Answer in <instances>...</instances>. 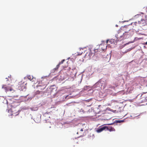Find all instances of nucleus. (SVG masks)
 Returning a JSON list of instances; mask_svg holds the SVG:
<instances>
[{
	"mask_svg": "<svg viewBox=\"0 0 147 147\" xmlns=\"http://www.w3.org/2000/svg\"><path fill=\"white\" fill-rule=\"evenodd\" d=\"M125 35L124 30L121 29L118 31V33L115 36L118 40L121 41L124 39L127 38V36H125Z\"/></svg>",
	"mask_w": 147,
	"mask_h": 147,
	"instance_id": "obj_1",
	"label": "nucleus"
},
{
	"mask_svg": "<svg viewBox=\"0 0 147 147\" xmlns=\"http://www.w3.org/2000/svg\"><path fill=\"white\" fill-rule=\"evenodd\" d=\"M135 19H137V21L138 22L137 23V22H134L132 23L131 24V25H135V26H136V24L137 23L139 24H142V25H144V23L145 22V21L144 19H142V17L140 15H137L135 16Z\"/></svg>",
	"mask_w": 147,
	"mask_h": 147,
	"instance_id": "obj_2",
	"label": "nucleus"
},
{
	"mask_svg": "<svg viewBox=\"0 0 147 147\" xmlns=\"http://www.w3.org/2000/svg\"><path fill=\"white\" fill-rule=\"evenodd\" d=\"M129 25L127 27V28L129 30V31L128 32H124L125 34H126L125 36H127V38L129 37V36L132 35L134 34L133 30L129 29Z\"/></svg>",
	"mask_w": 147,
	"mask_h": 147,
	"instance_id": "obj_3",
	"label": "nucleus"
},
{
	"mask_svg": "<svg viewBox=\"0 0 147 147\" xmlns=\"http://www.w3.org/2000/svg\"><path fill=\"white\" fill-rule=\"evenodd\" d=\"M85 130L84 128H78V131L77 133V134H78L80 135V136H83V132L84 131H85Z\"/></svg>",
	"mask_w": 147,
	"mask_h": 147,
	"instance_id": "obj_4",
	"label": "nucleus"
},
{
	"mask_svg": "<svg viewBox=\"0 0 147 147\" xmlns=\"http://www.w3.org/2000/svg\"><path fill=\"white\" fill-rule=\"evenodd\" d=\"M107 128V126H104L103 127H102L98 129H97L96 130V131L97 133H100L103 131V130L105 129L106 128Z\"/></svg>",
	"mask_w": 147,
	"mask_h": 147,
	"instance_id": "obj_5",
	"label": "nucleus"
},
{
	"mask_svg": "<svg viewBox=\"0 0 147 147\" xmlns=\"http://www.w3.org/2000/svg\"><path fill=\"white\" fill-rule=\"evenodd\" d=\"M107 47V46L106 45H104L103 43L101 44L99 46V49H101L102 51H104L105 49H106Z\"/></svg>",
	"mask_w": 147,
	"mask_h": 147,
	"instance_id": "obj_6",
	"label": "nucleus"
},
{
	"mask_svg": "<svg viewBox=\"0 0 147 147\" xmlns=\"http://www.w3.org/2000/svg\"><path fill=\"white\" fill-rule=\"evenodd\" d=\"M65 61V59H63L61 62H59V64L56 66V67L53 70H54V72L55 70H57L59 67L60 65L62 64L63 62Z\"/></svg>",
	"mask_w": 147,
	"mask_h": 147,
	"instance_id": "obj_7",
	"label": "nucleus"
},
{
	"mask_svg": "<svg viewBox=\"0 0 147 147\" xmlns=\"http://www.w3.org/2000/svg\"><path fill=\"white\" fill-rule=\"evenodd\" d=\"M107 130L109 131H115V129L113 127H107L106 128Z\"/></svg>",
	"mask_w": 147,
	"mask_h": 147,
	"instance_id": "obj_8",
	"label": "nucleus"
},
{
	"mask_svg": "<svg viewBox=\"0 0 147 147\" xmlns=\"http://www.w3.org/2000/svg\"><path fill=\"white\" fill-rule=\"evenodd\" d=\"M84 52V51L83 50V49L82 48L80 49L79 52L78 53V55H80L82 54L83 52Z\"/></svg>",
	"mask_w": 147,
	"mask_h": 147,
	"instance_id": "obj_9",
	"label": "nucleus"
},
{
	"mask_svg": "<svg viewBox=\"0 0 147 147\" xmlns=\"http://www.w3.org/2000/svg\"><path fill=\"white\" fill-rule=\"evenodd\" d=\"M92 55V54L90 53V51L87 52L86 54V56H88L90 57Z\"/></svg>",
	"mask_w": 147,
	"mask_h": 147,
	"instance_id": "obj_10",
	"label": "nucleus"
},
{
	"mask_svg": "<svg viewBox=\"0 0 147 147\" xmlns=\"http://www.w3.org/2000/svg\"><path fill=\"white\" fill-rule=\"evenodd\" d=\"M116 121L117 123H120L123 122L124 121L123 120H116Z\"/></svg>",
	"mask_w": 147,
	"mask_h": 147,
	"instance_id": "obj_11",
	"label": "nucleus"
},
{
	"mask_svg": "<svg viewBox=\"0 0 147 147\" xmlns=\"http://www.w3.org/2000/svg\"><path fill=\"white\" fill-rule=\"evenodd\" d=\"M114 40H107V43H108V42H110L111 43H112L111 42H112V40L113 41Z\"/></svg>",
	"mask_w": 147,
	"mask_h": 147,
	"instance_id": "obj_12",
	"label": "nucleus"
},
{
	"mask_svg": "<svg viewBox=\"0 0 147 147\" xmlns=\"http://www.w3.org/2000/svg\"><path fill=\"white\" fill-rule=\"evenodd\" d=\"M69 104H70V103L67 104H66V105H67V106H69Z\"/></svg>",
	"mask_w": 147,
	"mask_h": 147,
	"instance_id": "obj_13",
	"label": "nucleus"
},
{
	"mask_svg": "<svg viewBox=\"0 0 147 147\" xmlns=\"http://www.w3.org/2000/svg\"><path fill=\"white\" fill-rule=\"evenodd\" d=\"M145 45H147V41L145 42Z\"/></svg>",
	"mask_w": 147,
	"mask_h": 147,
	"instance_id": "obj_14",
	"label": "nucleus"
},
{
	"mask_svg": "<svg viewBox=\"0 0 147 147\" xmlns=\"http://www.w3.org/2000/svg\"><path fill=\"white\" fill-rule=\"evenodd\" d=\"M84 125H85V124H82V126H84Z\"/></svg>",
	"mask_w": 147,
	"mask_h": 147,
	"instance_id": "obj_15",
	"label": "nucleus"
},
{
	"mask_svg": "<svg viewBox=\"0 0 147 147\" xmlns=\"http://www.w3.org/2000/svg\"><path fill=\"white\" fill-rule=\"evenodd\" d=\"M133 61V60H132V61H131L130 62H129V63H131Z\"/></svg>",
	"mask_w": 147,
	"mask_h": 147,
	"instance_id": "obj_16",
	"label": "nucleus"
},
{
	"mask_svg": "<svg viewBox=\"0 0 147 147\" xmlns=\"http://www.w3.org/2000/svg\"><path fill=\"white\" fill-rule=\"evenodd\" d=\"M112 124H111V123L108 124V125H112Z\"/></svg>",
	"mask_w": 147,
	"mask_h": 147,
	"instance_id": "obj_17",
	"label": "nucleus"
},
{
	"mask_svg": "<svg viewBox=\"0 0 147 147\" xmlns=\"http://www.w3.org/2000/svg\"><path fill=\"white\" fill-rule=\"evenodd\" d=\"M116 26L117 27V26H117V25H116Z\"/></svg>",
	"mask_w": 147,
	"mask_h": 147,
	"instance_id": "obj_18",
	"label": "nucleus"
}]
</instances>
